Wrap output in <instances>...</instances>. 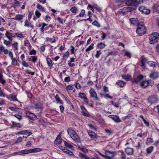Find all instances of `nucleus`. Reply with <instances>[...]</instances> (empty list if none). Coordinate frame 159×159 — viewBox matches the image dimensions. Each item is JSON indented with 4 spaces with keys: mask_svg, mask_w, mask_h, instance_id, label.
<instances>
[{
    "mask_svg": "<svg viewBox=\"0 0 159 159\" xmlns=\"http://www.w3.org/2000/svg\"><path fill=\"white\" fill-rule=\"evenodd\" d=\"M146 32L145 26L143 22H140L138 25V27L136 30L137 34L141 36L143 35Z\"/></svg>",
    "mask_w": 159,
    "mask_h": 159,
    "instance_id": "f257e3e1",
    "label": "nucleus"
},
{
    "mask_svg": "<svg viewBox=\"0 0 159 159\" xmlns=\"http://www.w3.org/2000/svg\"><path fill=\"white\" fill-rule=\"evenodd\" d=\"M159 34L157 32L153 33L149 36V39L150 43L153 44L157 42L158 40Z\"/></svg>",
    "mask_w": 159,
    "mask_h": 159,
    "instance_id": "f03ea898",
    "label": "nucleus"
},
{
    "mask_svg": "<svg viewBox=\"0 0 159 159\" xmlns=\"http://www.w3.org/2000/svg\"><path fill=\"white\" fill-rule=\"evenodd\" d=\"M143 2V0H128L126 2V4L128 6L136 7Z\"/></svg>",
    "mask_w": 159,
    "mask_h": 159,
    "instance_id": "7ed1b4c3",
    "label": "nucleus"
},
{
    "mask_svg": "<svg viewBox=\"0 0 159 159\" xmlns=\"http://www.w3.org/2000/svg\"><path fill=\"white\" fill-rule=\"evenodd\" d=\"M67 130L68 134L73 140L75 141H77L78 140L79 137L76 132L72 129L71 128H69Z\"/></svg>",
    "mask_w": 159,
    "mask_h": 159,
    "instance_id": "20e7f679",
    "label": "nucleus"
},
{
    "mask_svg": "<svg viewBox=\"0 0 159 159\" xmlns=\"http://www.w3.org/2000/svg\"><path fill=\"white\" fill-rule=\"evenodd\" d=\"M116 154L115 152H111L106 150L105 152V159H112V158Z\"/></svg>",
    "mask_w": 159,
    "mask_h": 159,
    "instance_id": "39448f33",
    "label": "nucleus"
},
{
    "mask_svg": "<svg viewBox=\"0 0 159 159\" xmlns=\"http://www.w3.org/2000/svg\"><path fill=\"white\" fill-rule=\"evenodd\" d=\"M149 103L152 104L157 102L158 101V99L156 95H154L150 96L148 99Z\"/></svg>",
    "mask_w": 159,
    "mask_h": 159,
    "instance_id": "423d86ee",
    "label": "nucleus"
},
{
    "mask_svg": "<svg viewBox=\"0 0 159 159\" xmlns=\"http://www.w3.org/2000/svg\"><path fill=\"white\" fill-rule=\"evenodd\" d=\"M139 9L140 12L145 14H149L150 13V10L144 6L140 7Z\"/></svg>",
    "mask_w": 159,
    "mask_h": 159,
    "instance_id": "0eeeda50",
    "label": "nucleus"
},
{
    "mask_svg": "<svg viewBox=\"0 0 159 159\" xmlns=\"http://www.w3.org/2000/svg\"><path fill=\"white\" fill-rule=\"evenodd\" d=\"M151 82V80L143 81L140 83L141 87L145 89L150 85Z\"/></svg>",
    "mask_w": 159,
    "mask_h": 159,
    "instance_id": "6e6552de",
    "label": "nucleus"
},
{
    "mask_svg": "<svg viewBox=\"0 0 159 159\" xmlns=\"http://www.w3.org/2000/svg\"><path fill=\"white\" fill-rule=\"evenodd\" d=\"M90 97L92 98H94L96 100L99 101L100 99L97 97V94L94 90L93 89H91L90 91Z\"/></svg>",
    "mask_w": 159,
    "mask_h": 159,
    "instance_id": "1a4fd4ad",
    "label": "nucleus"
},
{
    "mask_svg": "<svg viewBox=\"0 0 159 159\" xmlns=\"http://www.w3.org/2000/svg\"><path fill=\"white\" fill-rule=\"evenodd\" d=\"M24 17L25 16L24 15L17 14L16 16L15 17L13 18L12 19L17 21H20L21 23L23 22L22 20Z\"/></svg>",
    "mask_w": 159,
    "mask_h": 159,
    "instance_id": "9d476101",
    "label": "nucleus"
},
{
    "mask_svg": "<svg viewBox=\"0 0 159 159\" xmlns=\"http://www.w3.org/2000/svg\"><path fill=\"white\" fill-rule=\"evenodd\" d=\"M108 117L112 119L116 123H119L121 121V120L118 116L116 115H109Z\"/></svg>",
    "mask_w": 159,
    "mask_h": 159,
    "instance_id": "9b49d317",
    "label": "nucleus"
},
{
    "mask_svg": "<svg viewBox=\"0 0 159 159\" xmlns=\"http://www.w3.org/2000/svg\"><path fill=\"white\" fill-rule=\"evenodd\" d=\"M143 78V76L142 75L138 76L134 75V80L133 81V83H137Z\"/></svg>",
    "mask_w": 159,
    "mask_h": 159,
    "instance_id": "f8f14e48",
    "label": "nucleus"
},
{
    "mask_svg": "<svg viewBox=\"0 0 159 159\" xmlns=\"http://www.w3.org/2000/svg\"><path fill=\"white\" fill-rule=\"evenodd\" d=\"M26 115L28 117L32 120L35 119L36 116L34 114L30 111L27 112L26 113Z\"/></svg>",
    "mask_w": 159,
    "mask_h": 159,
    "instance_id": "ddd939ff",
    "label": "nucleus"
},
{
    "mask_svg": "<svg viewBox=\"0 0 159 159\" xmlns=\"http://www.w3.org/2000/svg\"><path fill=\"white\" fill-rule=\"evenodd\" d=\"M5 35L6 37L9 39L10 42L12 41V37H15V36H14L13 33H10L7 31L6 32Z\"/></svg>",
    "mask_w": 159,
    "mask_h": 159,
    "instance_id": "4468645a",
    "label": "nucleus"
},
{
    "mask_svg": "<svg viewBox=\"0 0 159 159\" xmlns=\"http://www.w3.org/2000/svg\"><path fill=\"white\" fill-rule=\"evenodd\" d=\"M14 153L16 154L21 155V154H27L30 153V149H25L19 152H15Z\"/></svg>",
    "mask_w": 159,
    "mask_h": 159,
    "instance_id": "2eb2a0df",
    "label": "nucleus"
},
{
    "mask_svg": "<svg viewBox=\"0 0 159 159\" xmlns=\"http://www.w3.org/2000/svg\"><path fill=\"white\" fill-rule=\"evenodd\" d=\"M141 66L143 67H145V63L148 60L147 58L144 57L143 56H142L141 57Z\"/></svg>",
    "mask_w": 159,
    "mask_h": 159,
    "instance_id": "dca6fc26",
    "label": "nucleus"
},
{
    "mask_svg": "<svg viewBox=\"0 0 159 159\" xmlns=\"http://www.w3.org/2000/svg\"><path fill=\"white\" fill-rule=\"evenodd\" d=\"M33 104L34 107L36 109H41L43 107V105L39 102H34Z\"/></svg>",
    "mask_w": 159,
    "mask_h": 159,
    "instance_id": "f3484780",
    "label": "nucleus"
},
{
    "mask_svg": "<svg viewBox=\"0 0 159 159\" xmlns=\"http://www.w3.org/2000/svg\"><path fill=\"white\" fill-rule=\"evenodd\" d=\"M81 109L82 110V112L84 116L87 117H89V115L88 112L87 111L84 107L81 106Z\"/></svg>",
    "mask_w": 159,
    "mask_h": 159,
    "instance_id": "a211bd4d",
    "label": "nucleus"
},
{
    "mask_svg": "<svg viewBox=\"0 0 159 159\" xmlns=\"http://www.w3.org/2000/svg\"><path fill=\"white\" fill-rule=\"evenodd\" d=\"M131 24L134 25H136L139 24V21L137 18H133L130 19Z\"/></svg>",
    "mask_w": 159,
    "mask_h": 159,
    "instance_id": "6ab92c4d",
    "label": "nucleus"
},
{
    "mask_svg": "<svg viewBox=\"0 0 159 159\" xmlns=\"http://www.w3.org/2000/svg\"><path fill=\"white\" fill-rule=\"evenodd\" d=\"M125 152L127 154L130 155L133 154L134 150L132 148H127L125 149Z\"/></svg>",
    "mask_w": 159,
    "mask_h": 159,
    "instance_id": "aec40b11",
    "label": "nucleus"
},
{
    "mask_svg": "<svg viewBox=\"0 0 159 159\" xmlns=\"http://www.w3.org/2000/svg\"><path fill=\"white\" fill-rule=\"evenodd\" d=\"M88 132L89 136L91 138L95 139L96 138L97 135L95 132L91 130H88Z\"/></svg>",
    "mask_w": 159,
    "mask_h": 159,
    "instance_id": "412c9836",
    "label": "nucleus"
},
{
    "mask_svg": "<svg viewBox=\"0 0 159 159\" xmlns=\"http://www.w3.org/2000/svg\"><path fill=\"white\" fill-rule=\"evenodd\" d=\"M61 147L62 148V151L64 153L70 156L73 155V153L72 152L65 148L63 149L62 147Z\"/></svg>",
    "mask_w": 159,
    "mask_h": 159,
    "instance_id": "4be33fe9",
    "label": "nucleus"
},
{
    "mask_svg": "<svg viewBox=\"0 0 159 159\" xmlns=\"http://www.w3.org/2000/svg\"><path fill=\"white\" fill-rule=\"evenodd\" d=\"M61 147L62 148V151L64 153L70 156L73 155V153L72 152L65 148L63 149L62 147Z\"/></svg>",
    "mask_w": 159,
    "mask_h": 159,
    "instance_id": "5701e85b",
    "label": "nucleus"
},
{
    "mask_svg": "<svg viewBox=\"0 0 159 159\" xmlns=\"http://www.w3.org/2000/svg\"><path fill=\"white\" fill-rule=\"evenodd\" d=\"M116 84L120 87H123V86H124L125 83L123 81L121 80H118L116 82Z\"/></svg>",
    "mask_w": 159,
    "mask_h": 159,
    "instance_id": "b1692460",
    "label": "nucleus"
},
{
    "mask_svg": "<svg viewBox=\"0 0 159 159\" xmlns=\"http://www.w3.org/2000/svg\"><path fill=\"white\" fill-rule=\"evenodd\" d=\"M79 156L82 159H90L86 155L81 152L79 153Z\"/></svg>",
    "mask_w": 159,
    "mask_h": 159,
    "instance_id": "393cba45",
    "label": "nucleus"
},
{
    "mask_svg": "<svg viewBox=\"0 0 159 159\" xmlns=\"http://www.w3.org/2000/svg\"><path fill=\"white\" fill-rule=\"evenodd\" d=\"M41 151V149L39 148H36L33 149H30V153L39 152Z\"/></svg>",
    "mask_w": 159,
    "mask_h": 159,
    "instance_id": "a878e982",
    "label": "nucleus"
},
{
    "mask_svg": "<svg viewBox=\"0 0 159 159\" xmlns=\"http://www.w3.org/2000/svg\"><path fill=\"white\" fill-rule=\"evenodd\" d=\"M61 137L60 136H58L55 141V142L57 144H59L61 142Z\"/></svg>",
    "mask_w": 159,
    "mask_h": 159,
    "instance_id": "bb28decb",
    "label": "nucleus"
},
{
    "mask_svg": "<svg viewBox=\"0 0 159 159\" xmlns=\"http://www.w3.org/2000/svg\"><path fill=\"white\" fill-rule=\"evenodd\" d=\"M11 60V64L13 66H19L18 63L16 59L15 58H12Z\"/></svg>",
    "mask_w": 159,
    "mask_h": 159,
    "instance_id": "cd10ccee",
    "label": "nucleus"
},
{
    "mask_svg": "<svg viewBox=\"0 0 159 159\" xmlns=\"http://www.w3.org/2000/svg\"><path fill=\"white\" fill-rule=\"evenodd\" d=\"M55 98L56 100L57 103H59L60 104H62V101L61 100L60 98L59 97V96L58 95H56L55 97Z\"/></svg>",
    "mask_w": 159,
    "mask_h": 159,
    "instance_id": "c85d7f7f",
    "label": "nucleus"
},
{
    "mask_svg": "<svg viewBox=\"0 0 159 159\" xmlns=\"http://www.w3.org/2000/svg\"><path fill=\"white\" fill-rule=\"evenodd\" d=\"M9 99L12 100L14 101H18L16 97V96L15 95H10L9 96Z\"/></svg>",
    "mask_w": 159,
    "mask_h": 159,
    "instance_id": "c756f323",
    "label": "nucleus"
},
{
    "mask_svg": "<svg viewBox=\"0 0 159 159\" xmlns=\"http://www.w3.org/2000/svg\"><path fill=\"white\" fill-rule=\"evenodd\" d=\"M70 11L74 14H75L78 11V9L76 7H72L70 9Z\"/></svg>",
    "mask_w": 159,
    "mask_h": 159,
    "instance_id": "7c9ffc66",
    "label": "nucleus"
},
{
    "mask_svg": "<svg viewBox=\"0 0 159 159\" xmlns=\"http://www.w3.org/2000/svg\"><path fill=\"white\" fill-rule=\"evenodd\" d=\"M69 55V52L68 51L66 52L63 55L62 57H63V59H64L65 61H66L67 58L68 57Z\"/></svg>",
    "mask_w": 159,
    "mask_h": 159,
    "instance_id": "2f4dec72",
    "label": "nucleus"
},
{
    "mask_svg": "<svg viewBox=\"0 0 159 159\" xmlns=\"http://www.w3.org/2000/svg\"><path fill=\"white\" fill-rule=\"evenodd\" d=\"M1 52H3L5 54H7L8 53V51L7 49H5V48L3 46H1Z\"/></svg>",
    "mask_w": 159,
    "mask_h": 159,
    "instance_id": "473e14b6",
    "label": "nucleus"
},
{
    "mask_svg": "<svg viewBox=\"0 0 159 159\" xmlns=\"http://www.w3.org/2000/svg\"><path fill=\"white\" fill-rule=\"evenodd\" d=\"M148 65L152 67H154L156 66V63L152 61H148L147 62Z\"/></svg>",
    "mask_w": 159,
    "mask_h": 159,
    "instance_id": "72a5a7b5",
    "label": "nucleus"
},
{
    "mask_svg": "<svg viewBox=\"0 0 159 159\" xmlns=\"http://www.w3.org/2000/svg\"><path fill=\"white\" fill-rule=\"evenodd\" d=\"M122 9L125 13L131 11V8L130 7H124Z\"/></svg>",
    "mask_w": 159,
    "mask_h": 159,
    "instance_id": "f704fd0d",
    "label": "nucleus"
},
{
    "mask_svg": "<svg viewBox=\"0 0 159 159\" xmlns=\"http://www.w3.org/2000/svg\"><path fill=\"white\" fill-rule=\"evenodd\" d=\"M46 60L48 66L50 67L52 66L53 64L51 59L50 58H47Z\"/></svg>",
    "mask_w": 159,
    "mask_h": 159,
    "instance_id": "c9c22d12",
    "label": "nucleus"
},
{
    "mask_svg": "<svg viewBox=\"0 0 159 159\" xmlns=\"http://www.w3.org/2000/svg\"><path fill=\"white\" fill-rule=\"evenodd\" d=\"M25 27H33V26L28 21L26 20L25 21Z\"/></svg>",
    "mask_w": 159,
    "mask_h": 159,
    "instance_id": "e433bc0d",
    "label": "nucleus"
},
{
    "mask_svg": "<svg viewBox=\"0 0 159 159\" xmlns=\"http://www.w3.org/2000/svg\"><path fill=\"white\" fill-rule=\"evenodd\" d=\"M105 46L106 45L104 43H101L98 45L97 46L98 48L102 49L105 47Z\"/></svg>",
    "mask_w": 159,
    "mask_h": 159,
    "instance_id": "4c0bfd02",
    "label": "nucleus"
},
{
    "mask_svg": "<svg viewBox=\"0 0 159 159\" xmlns=\"http://www.w3.org/2000/svg\"><path fill=\"white\" fill-rule=\"evenodd\" d=\"M153 147L151 146L147 148V152L148 154H150L153 151Z\"/></svg>",
    "mask_w": 159,
    "mask_h": 159,
    "instance_id": "58836bf2",
    "label": "nucleus"
},
{
    "mask_svg": "<svg viewBox=\"0 0 159 159\" xmlns=\"http://www.w3.org/2000/svg\"><path fill=\"white\" fill-rule=\"evenodd\" d=\"M12 46L15 50H17L18 49V43L17 42L14 43L12 44Z\"/></svg>",
    "mask_w": 159,
    "mask_h": 159,
    "instance_id": "ea45409f",
    "label": "nucleus"
},
{
    "mask_svg": "<svg viewBox=\"0 0 159 159\" xmlns=\"http://www.w3.org/2000/svg\"><path fill=\"white\" fill-rule=\"evenodd\" d=\"M121 77L122 78L126 80L127 81L129 80L130 78V76L129 75H121Z\"/></svg>",
    "mask_w": 159,
    "mask_h": 159,
    "instance_id": "a19ab883",
    "label": "nucleus"
},
{
    "mask_svg": "<svg viewBox=\"0 0 159 159\" xmlns=\"http://www.w3.org/2000/svg\"><path fill=\"white\" fill-rule=\"evenodd\" d=\"M74 86L72 85H69L66 87V89L67 91H71L73 89Z\"/></svg>",
    "mask_w": 159,
    "mask_h": 159,
    "instance_id": "79ce46f5",
    "label": "nucleus"
},
{
    "mask_svg": "<svg viewBox=\"0 0 159 159\" xmlns=\"http://www.w3.org/2000/svg\"><path fill=\"white\" fill-rule=\"evenodd\" d=\"M93 46L94 44L93 43L92 44L85 50V51L88 52L93 49Z\"/></svg>",
    "mask_w": 159,
    "mask_h": 159,
    "instance_id": "37998d69",
    "label": "nucleus"
},
{
    "mask_svg": "<svg viewBox=\"0 0 159 159\" xmlns=\"http://www.w3.org/2000/svg\"><path fill=\"white\" fill-rule=\"evenodd\" d=\"M64 143V145L66 147L69 148H73V146L71 144L68 143L66 141H65Z\"/></svg>",
    "mask_w": 159,
    "mask_h": 159,
    "instance_id": "c03bdc74",
    "label": "nucleus"
},
{
    "mask_svg": "<svg viewBox=\"0 0 159 159\" xmlns=\"http://www.w3.org/2000/svg\"><path fill=\"white\" fill-rule=\"evenodd\" d=\"M79 97L81 99L83 98L86 96V94L83 93H80L78 94Z\"/></svg>",
    "mask_w": 159,
    "mask_h": 159,
    "instance_id": "a18cd8bd",
    "label": "nucleus"
},
{
    "mask_svg": "<svg viewBox=\"0 0 159 159\" xmlns=\"http://www.w3.org/2000/svg\"><path fill=\"white\" fill-rule=\"evenodd\" d=\"M75 87L77 89H81V86L78 82H75Z\"/></svg>",
    "mask_w": 159,
    "mask_h": 159,
    "instance_id": "49530a36",
    "label": "nucleus"
},
{
    "mask_svg": "<svg viewBox=\"0 0 159 159\" xmlns=\"http://www.w3.org/2000/svg\"><path fill=\"white\" fill-rule=\"evenodd\" d=\"M37 7L39 10H40L41 11H45V10L43 7L38 4L37 5Z\"/></svg>",
    "mask_w": 159,
    "mask_h": 159,
    "instance_id": "de8ad7c7",
    "label": "nucleus"
},
{
    "mask_svg": "<svg viewBox=\"0 0 159 159\" xmlns=\"http://www.w3.org/2000/svg\"><path fill=\"white\" fill-rule=\"evenodd\" d=\"M13 5L15 7H17L20 6V2L17 0H14L13 2Z\"/></svg>",
    "mask_w": 159,
    "mask_h": 159,
    "instance_id": "09e8293b",
    "label": "nucleus"
},
{
    "mask_svg": "<svg viewBox=\"0 0 159 159\" xmlns=\"http://www.w3.org/2000/svg\"><path fill=\"white\" fill-rule=\"evenodd\" d=\"M1 83L3 85H4L6 83L4 79L3 78V76L1 74Z\"/></svg>",
    "mask_w": 159,
    "mask_h": 159,
    "instance_id": "8fccbe9b",
    "label": "nucleus"
},
{
    "mask_svg": "<svg viewBox=\"0 0 159 159\" xmlns=\"http://www.w3.org/2000/svg\"><path fill=\"white\" fill-rule=\"evenodd\" d=\"M57 20L60 23L62 24H63V23H64L65 21V20H63V19H61V18L59 17H58L57 18Z\"/></svg>",
    "mask_w": 159,
    "mask_h": 159,
    "instance_id": "3c124183",
    "label": "nucleus"
},
{
    "mask_svg": "<svg viewBox=\"0 0 159 159\" xmlns=\"http://www.w3.org/2000/svg\"><path fill=\"white\" fill-rule=\"evenodd\" d=\"M150 77L151 78L156 79L157 77V75L155 73H152L150 75Z\"/></svg>",
    "mask_w": 159,
    "mask_h": 159,
    "instance_id": "603ef678",
    "label": "nucleus"
},
{
    "mask_svg": "<svg viewBox=\"0 0 159 159\" xmlns=\"http://www.w3.org/2000/svg\"><path fill=\"white\" fill-rule=\"evenodd\" d=\"M14 36H15V37L16 36L19 38H23L24 37V36L22 34L18 33H15Z\"/></svg>",
    "mask_w": 159,
    "mask_h": 159,
    "instance_id": "864d4df0",
    "label": "nucleus"
},
{
    "mask_svg": "<svg viewBox=\"0 0 159 159\" xmlns=\"http://www.w3.org/2000/svg\"><path fill=\"white\" fill-rule=\"evenodd\" d=\"M22 64L25 67H27L29 66L28 63L24 60H22Z\"/></svg>",
    "mask_w": 159,
    "mask_h": 159,
    "instance_id": "5fc2aeb1",
    "label": "nucleus"
},
{
    "mask_svg": "<svg viewBox=\"0 0 159 159\" xmlns=\"http://www.w3.org/2000/svg\"><path fill=\"white\" fill-rule=\"evenodd\" d=\"M85 13V11L84 10H82L81 11V12L80 13L78 16L80 17H83L84 16Z\"/></svg>",
    "mask_w": 159,
    "mask_h": 159,
    "instance_id": "6e6d98bb",
    "label": "nucleus"
},
{
    "mask_svg": "<svg viewBox=\"0 0 159 159\" xmlns=\"http://www.w3.org/2000/svg\"><path fill=\"white\" fill-rule=\"evenodd\" d=\"M153 142L152 139L151 138H148L147 139L146 143L147 144H150L151 143H152Z\"/></svg>",
    "mask_w": 159,
    "mask_h": 159,
    "instance_id": "4d7b16f0",
    "label": "nucleus"
},
{
    "mask_svg": "<svg viewBox=\"0 0 159 159\" xmlns=\"http://www.w3.org/2000/svg\"><path fill=\"white\" fill-rule=\"evenodd\" d=\"M41 15V13L38 11H35V15L38 18H39Z\"/></svg>",
    "mask_w": 159,
    "mask_h": 159,
    "instance_id": "13d9d810",
    "label": "nucleus"
},
{
    "mask_svg": "<svg viewBox=\"0 0 159 159\" xmlns=\"http://www.w3.org/2000/svg\"><path fill=\"white\" fill-rule=\"evenodd\" d=\"M9 109L11 111H16L18 109V108L17 107H9Z\"/></svg>",
    "mask_w": 159,
    "mask_h": 159,
    "instance_id": "bf43d9fd",
    "label": "nucleus"
},
{
    "mask_svg": "<svg viewBox=\"0 0 159 159\" xmlns=\"http://www.w3.org/2000/svg\"><path fill=\"white\" fill-rule=\"evenodd\" d=\"M101 54V52L100 51H96V54L95 56L96 58H98Z\"/></svg>",
    "mask_w": 159,
    "mask_h": 159,
    "instance_id": "052dcab7",
    "label": "nucleus"
},
{
    "mask_svg": "<svg viewBox=\"0 0 159 159\" xmlns=\"http://www.w3.org/2000/svg\"><path fill=\"white\" fill-rule=\"evenodd\" d=\"M14 116L19 120H20L22 118V116L20 115L19 114H15L14 115Z\"/></svg>",
    "mask_w": 159,
    "mask_h": 159,
    "instance_id": "680f3d73",
    "label": "nucleus"
},
{
    "mask_svg": "<svg viewBox=\"0 0 159 159\" xmlns=\"http://www.w3.org/2000/svg\"><path fill=\"white\" fill-rule=\"evenodd\" d=\"M36 50L34 49L32 50L29 53V54L30 55H35L36 54Z\"/></svg>",
    "mask_w": 159,
    "mask_h": 159,
    "instance_id": "e2e57ef3",
    "label": "nucleus"
},
{
    "mask_svg": "<svg viewBox=\"0 0 159 159\" xmlns=\"http://www.w3.org/2000/svg\"><path fill=\"white\" fill-rule=\"evenodd\" d=\"M32 57V61L33 62H36L37 60V57L36 56H31Z\"/></svg>",
    "mask_w": 159,
    "mask_h": 159,
    "instance_id": "0e129e2a",
    "label": "nucleus"
},
{
    "mask_svg": "<svg viewBox=\"0 0 159 159\" xmlns=\"http://www.w3.org/2000/svg\"><path fill=\"white\" fill-rule=\"evenodd\" d=\"M22 138L21 137H19L17 139L16 141V143H20L22 141Z\"/></svg>",
    "mask_w": 159,
    "mask_h": 159,
    "instance_id": "69168bd1",
    "label": "nucleus"
},
{
    "mask_svg": "<svg viewBox=\"0 0 159 159\" xmlns=\"http://www.w3.org/2000/svg\"><path fill=\"white\" fill-rule=\"evenodd\" d=\"M88 125L91 129H92L93 130H96V127L94 126H93V125H92V124H88Z\"/></svg>",
    "mask_w": 159,
    "mask_h": 159,
    "instance_id": "338daca9",
    "label": "nucleus"
},
{
    "mask_svg": "<svg viewBox=\"0 0 159 159\" xmlns=\"http://www.w3.org/2000/svg\"><path fill=\"white\" fill-rule=\"evenodd\" d=\"M118 12L121 15H124L125 14V13L124 12V11L123 10L122 8L121 9L119 10Z\"/></svg>",
    "mask_w": 159,
    "mask_h": 159,
    "instance_id": "774afa93",
    "label": "nucleus"
}]
</instances>
